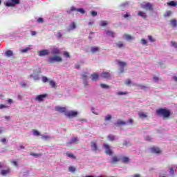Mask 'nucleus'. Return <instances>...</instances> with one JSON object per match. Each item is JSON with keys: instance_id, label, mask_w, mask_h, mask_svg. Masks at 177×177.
Listing matches in <instances>:
<instances>
[{"instance_id": "nucleus-1", "label": "nucleus", "mask_w": 177, "mask_h": 177, "mask_svg": "<svg viewBox=\"0 0 177 177\" xmlns=\"http://www.w3.org/2000/svg\"><path fill=\"white\" fill-rule=\"evenodd\" d=\"M156 113L161 115L163 120H168L171 117V111L162 108L156 110Z\"/></svg>"}, {"instance_id": "nucleus-2", "label": "nucleus", "mask_w": 177, "mask_h": 177, "mask_svg": "<svg viewBox=\"0 0 177 177\" xmlns=\"http://www.w3.org/2000/svg\"><path fill=\"white\" fill-rule=\"evenodd\" d=\"M3 168H6V169H2ZM0 169H2L1 171V175L2 176H8V175L12 172L10 167H7L6 164L2 162H0Z\"/></svg>"}, {"instance_id": "nucleus-3", "label": "nucleus", "mask_w": 177, "mask_h": 177, "mask_svg": "<svg viewBox=\"0 0 177 177\" xmlns=\"http://www.w3.org/2000/svg\"><path fill=\"white\" fill-rule=\"evenodd\" d=\"M48 62L50 63V64H54L55 63H62V62H63V58L59 55H54L50 57L48 59Z\"/></svg>"}, {"instance_id": "nucleus-4", "label": "nucleus", "mask_w": 177, "mask_h": 177, "mask_svg": "<svg viewBox=\"0 0 177 177\" xmlns=\"http://www.w3.org/2000/svg\"><path fill=\"white\" fill-rule=\"evenodd\" d=\"M41 68L37 67L33 70V73H32L30 77V78H32L34 81H38L39 80V75L41 74Z\"/></svg>"}, {"instance_id": "nucleus-5", "label": "nucleus", "mask_w": 177, "mask_h": 177, "mask_svg": "<svg viewBox=\"0 0 177 177\" xmlns=\"http://www.w3.org/2000/svg\"><path fill=\"white\" fill-rule=\"evenodd\" d=\"M19 3H20V0H8L5 2V6L8 8H13L16 5H19Z\"/></svg>"}, {"instance_id": "nucleus-6", "label": "nucleus", "mask_w": 177, "mask_h": 177, "mask_svg": "<svg viewBox=\"0 0 177 177\" xmlns=\"http://www.w3.org/2000/svg\"><path fill=\"white\" fill-rule=\"evenodd\" d=\"M115 63L118 64V66H120V67L119 69V74H122V73H124V68L125 67V66H127V62L116 59L115 60Z\"/></svg>"}, {"instance_id": "nucleus-7", "label": "nucleus", "mask_w": 177, "mask_h": 177, "mask_svg": "<svg viewBox=\"0 0 177 177\" xmlns=\"http://www.w3.org/2000/svg\"><path fill=\"white\" fill-rule=\"evenodd\" d=\"M88 73L86 72H83L80 75L81 79L82 80L83 84L84 86H88L89 85V83L88 82Z\"/></svg>"}, {"instance_id": "nucleus-8", "label": "nucleus", "mask_w": 177, "mask_h": 177, "mask_svg": "<svg viewBox=\"0 0 177 177\" xmlns=\"http://www.w3.org/2000/svg\"><path fill=\"white\" fill-rule=\"evenodd\" d=\"M91 151L94 153L99 151V146L97 145V140H93L91 142Z\"/></svg>"}, {"instance_id": "nucleus-9", "label": "nucleus", "mask_w": 177, "mask_h": 177, "mask_svg": "<svg viewBox=\"0 0 177 177\" xmlns=\"http://www.w3.org/2000/svg\"><path fill=\"white\" fill-rule=\"evenodd\" d=\"M37 55L40 57H43L44 56H49L50 55V51L48 49H43L37 51Z\"/></svg>"}, {"instance_id": "nucleus-10", "label": "nucleus", "mask_w": 177, "mask_h": 177, "mask_svg": "<svg viewBox=\"0 0 177 177\" xmlns=\"http://www.w3.org/2000/svg\"><path fill=\"white\" fill-rule=\"evenodd\" d=\"M66 115L68 118H74V117H77L78 115V112L74 111H69L66 113Z\"/></svg>"}, {"instance_id": "nucleus-11", "label": "nucleus", "mask_w": 177, "mask_h": 177, "mask_svg": "<svg viewBox=\"0 0 177 177\" xmlns=\"http://www.w3.org/2000/svg\"><path fill=\"white\" fill-rule=\"evenodd\" d=\"M46 97H48V94L38 95H36V97L35 98V100L37 101V102H44V100Z\"/></svg>"}, {"instance_id": "nucleus-12", "label": "nucleus", "mask_w": 177, "mask_h": 177, "mask_svg": "<svg viewBox=\"0 0 177 177\" xmlns=\"http://www.w3.org/2000/svg\"><path fill=\"white\" fill-rule=\"evenodd\" d=\"M104 147L105 149L106 154H108V156H113V151H111L110 145L107 144H104Z\"/></svg>"}, {"instance_id": "nucleus-13", "label": "nucleus", "mask_w": 177, "mask_h": 177, "mask_svg": "<svg viewBox=\"0 0 177 177\" xmlns=\"http://www.w3.org/2000/svg\"><path fill=\"white\" fill-rule=\"evenodd\" d=\"M78 142H80V139L78 138V137L72 138L69 142H66V146H71L73 143L77 144L78 143Z\"/></svg>"}, {"instance_id": "nucleus-14", "label": "nucleus", "mask_w": 177, "mask_h": 177, "mask_svg": "<svg viewBox=\"0 0 177 177\" xmlns=\"http://www.w3.org/2000/svg\"><path fill=\"white\" fill-rule=\"evenodd\" d=\"M142 8L145 9V10H153V4L150 3H146L142 5Z\"/></svg>"}, {"instance_id": "nucleus-15", "label": "nucleus", "mask_w": 177, "mask_h": 177, "mask_svg": "<svg viewBox=\"0 0 177 177\" xmlns=\"http://www.w3.org/2000/svg\"><path fill=\"white\" fill-rule=\"evenodd\" d=\"M100 77L104 80H109L111 78V75L109 72L104 71L101 73Z\"/></svg>"}, {"instance_id": "nucleus-16", "label": "nucleus", "mask_w": 177, "mask_h": 177, "mask_svg": "<svg viewBox=\"0 0 177 177\" xmlns=\"http://www.w3.org/2000/svg\"><path fill=\"white\" fill-rule=\"evenodd\" d=\"M115 127H122V125H128V123L121 119L117 120L115 123H114Z\"/></svg>"}, {"instance_id": "nucleus-17", "label": "nucleus", "mask_w": 177, "mask_h": 177, "mask_svg": "<svg viewBox=\"0 0 177 177\" xmlns=\"http://www.w3.org/2000/svg\"><path fill=\"white\" fill-rule=\"evenodd\" d=\"M62 50L60 48L57 47H54L53 48L51 49V55H60Z\"/></svg>"}, {"instance_id": "nucleus-18", "label": "nucleus", "mask_w": 177, "mask_h": 177, "mask_svg": "<svg viewBox=\"0 0 177 177\" xmlns=\"http://www.w3.org/2000/svg\"><path fill=\"white\" fill-rule=\"evenodd\" d=\"M129 6V3L124 2V3H122V4H120L119 6V8H120V10H125V8H128Z\"/></svg>"}, {"instance_id": "nucleus-19", "label": "nucleus", "mask_w": 177, "mask_h": 177, "mask_svg": "<svg viewBox=\"0 0 177 177\" xmlns=\"http://www.w3.org/2000/svg\"><path fill=\"white\" fill-rule=\"evenodd\" d=\"M55 109L57 111H59V113H64V115H66V113H67V110L64 107H55Z\"/></svg>"}, {"instance_id": "nucleus-20", "label": "nucleus", "mask_w": 177, "mask_h": 177, "mask_svg": "<svg viewBox=\"0 0 177 177\" xmlns=\"http://www.w3.org/2000/svg\"><path fill=\"white\" fill-rule=\"evenodd\" d=\"M151 153H154L155 154H160L161 153V151L158 147H152L151 148Z\"/></svg>"}, {"instance_id": "nucleus-21", "label": "nucleus", "mask_w": 177, "mask_h": 177, "mask_svg": "<svg viewBox=\"0 0 177 177\" xmlns=\"http://www.w3.org/2000/svg\"><path fill=\"white\" fill-rule=\"evenodd\" d=\"M105 34L106 37H112L113 38L115 37V33L111 30H106Z\"/></svg>"}, {"instance_id": "nucleus-22", "label": "nucleus", "mask_w": 177, "mask_h": 177, "mask_svg": "<svg viewBox=\"0 0 177 177\" xmlns=\"http://www.w3.org/2000/svg\"><path fill=\"white\" fill-rule=\"evenodd\" d=\"M77 28V25H75V23L73 22L69 25V27L68 28V31L71 32L73 31V30H75Z\"/></svg>"}, {"instance_id": "nucleus-23", "label": "nucleus", "mask_w": 177, "mask_h": 177, "mask_svg": "<svg viewBox=\"0 0 177 177\" xmlns=\"http://www.w3.org/2000/svg\"><path fill=\"white\" fill-rule=\"evenodd\" d=\"M100 50V48L97 46H93L91 48V53L93 55L95 53H97V52H99Z\"/></svg>"}, {"instance_id": "nucleus-24", "label": "nucleus", "mask_w": 177, "mask_h": 177, "mask_svg": "<svg viewBox=\"0 0 177 177\" xmlns=\"http://www.w3.org/2000/svg\"><path fill=\"white\" fill-rule=\"evenodd\" d=\"M121 161L124 164H128V162H129V161H131V159H129V157H128V156H123V157H122Z\"/></svg>"}, {"instance_id": "nucleus-25", "label": "nucleus", "mask_w": 177, "mask_h": 177, "mask_svg": "<svg viewBox=\"0 0 177 177\" xmlns=\"http://www.w3.org/2000/svg\"><path fill=\"white\" fill-rule=\"evenodd\" d=\"M120 158L117 157V156H115L112 157L111 164H117V162H119Z\"/></svg>"}, {"instance_id": "nucleus-26", "label": "nucleus", "mask_w": 177, "mask_h": 177, "mask_svg": "<svg viewBox=\"0 0 177 177\" xmlns=\"http://www.w3.org/2000/svg\"><path fill=\"white\" fill-rule=\"evenodd\" d=\"M137 86L139 88V89H142V91H149V86H145L143 84H138Z\"/></svg>"}, {"instance_id": "nucleus-27", "label": "nucleus", "mask_w": 177, "mask_h": 177, "mask_svg": "<svg viewBox=\"0 0 177 177\" xmlns=\"http://www.w3.org/2000/svg\"><path fill=\"white\" fill-rule=\"evenodd\" d=\"M116 48H119V49H121L122 48H124V42L122 41H118L115 44Z\"/></svg>"}, {"instance_id": "nucleus-28", "label": "nucleus", "mask_w": 177, "mask_h": 177, "mask_svg": "<svg viewBox=\"0 0 177 177\" xmlns=\"http://www.w3.org/2000/svg\"><path fill=\"white\" fill-rule=\"evenodd\" d=\"M5 56H6V57H11V56H13V51L8 50L5 53Z\"/></svg>"}, {"instance_id": "nucleus-29", "label": "nucleus", "mask_w": 177, "mask_h": 177, "mask_svg": "<svg viewBox=\"0 0 177 177\" xmlns=\"http://www.w3.org/2000/svg\"><path fill=\"white\" fill-rule=\"evenodd\" d=\"M138 16H140V17H142V19H147V15L146 13L143 12V11H139L138 13Z\"/></svg>"}, {"instance_id": "nucleus-30", "label": "nucleus", "mask_w": 177, "mask_h": 177, "mask_svg": "<svg viewBox=\"0 0 177 177\" xmlns=\"http://www.w3.org/2000/svg\"><path fill=\"white\" fill-rule=\"evenodd\" d=\"M98 79H99V75L96 73H93L91 75L92 81H97Z\"/></svg>"}, {"instance_id": "nucleus-31", "label": "nucleus", "mask_w": 177, "mask_h": 177, "mask_svg": "<svg viewBox=\"0 0 177 177\" xmlns=\"http://www.w3.org/2000/svg\"><path fill=\"white\" fill-rule=\"evenodd\" d=\"M138 115L140 118H147V114L145 113L144 112L138 113Z\"/></svg>"}, {"instance_id": "nucleus-32", "label": "nucleus", "mask_w": 177, "mask_h": 177, "mask_svg": "<svg viewBox=\"0 0 177 177\" xmlns=\"http://www.w3.org/2000/svg\"><path fill=\"white\" fill-rule=\"evenodd\" d=\"M108 140L110 142H114L115 140V136H113L111 134L108 136Z\"/></svg>"}, {"instance_id": "nucleus-33", "label": "nucleus", "mask_w": 177, "mask_h": 177, "mask_svg": "<svg viewBox=\"0 0 177 177\" xmlns=\"http://www.w3.org/2000/svg\"><path fill=\"white\" fill-rule=\"evenodd\" d=\"M170 24L172 27L175 28L177 26V21L176 19H171L170 21Z\"/></svg>"}, {"instance_id": "nucleus-34", "label": "nucleus", "mask_w": 177, "mask_h": 177, "mask_svg": "<svg viewBox=\"0 0 177 177\" xmlns=\"http://www.w3.org/2000/svg\"><path fill=\"white\" fill-rule=\"evenodd\" d=\"M168 6H176L177 1H171L167 3Z\"/></svg>"}, {"instance_id": "nucleus-35", "label": "nucleus", "mask_w": 177, "mask_h": 177, "mask_svg": "<svg viewBox=\"0 0 177 177\" xmlns=\"http://www.w3.org/2000/svg\"><path fill=\"white\" fill-rule=\"evenodd\" d=\"M24 176H30V169H24Z\"/></svg>"}, {"instance_id": "nucleus-36", "label": "nucleus", "mask_w": 177, "mask_h": 177, "mask_svg": "<svg viewBox=\"0 0 177 177\" xmlns=\"http://www.w3.org/2000/svg\"><path fill=\"white\" fill-rule=\"evenodd\" d=\"M116 95H118V96H122V95H128V92H127V91H119V92H117L116 93Z\"/></svg>"}, {"instance_id": "nucleus-37", "label": "nucleus", "mask_w": 177, "mask_h": 177, "mask_svg": "<svg viewBox=\"0 0 177 177\" xmlns=\"http://www.w3.org/2000/svg\"><path fill=\"white\" fill-rule=\"evenodd\" d=\"M107 21H101L100 22V26H101V27H106V26H107Z\"/></svg>"}, {"instance_id": "nucleus-38", "label": "nucleus", "mask_w": 177, "mask_h": 177, "mask_svg": "<svg viewBox=\"0 0 177 177\" xmlns=\"http://www.w3.org/2000/svg\"><path fill=\"white\" fill-rule=\"evenodd\" d=\"M111 118H113V117L111 116V115L108 114V115L105 117L104 121H105V122L111 121Z\"/></svg>"}, {"instance_id": "nucleus-39", "label": "nucleus", "mask_w": 177, "mask_h": 177, "mask_svg": "<svg viewBox=\"0 0 177 177\" xmlns=\"http://www.w3.org/2000/svg\"><path fill=\"white\" fill-rule=\"evenodd\" d=\"M124 37L125 38V39H127V41H131V39H133V37H132V36L129 35H124Z\"/></svg>"}, {"instance_id": "nucleus-40", "label": "nucleus", "mask_w": 177, "mask_h": 177, "mask_svg": "<svg viewBox=\"0 0 177 177\" xmlns=\"http://www.w3.org/2000/svg\"><path fill=\"white\" fill-rule=\"evenodd\" d=\"M68 170L70 171V172H72L73 174H74V172H75V171H76V169L75 167L70 166L68 167Z\"/></svg>"}, {"instance_id": "nucleus-41", "label": "nucleus", "mask_w": 177, "mask_h": 177, "mask_svg": "<svg viewBox=\"0 0 177 177\" xmlns=\"http://www.w3.org/2000/svg\"><path fill=\"white\" fill-rule=\"evenodd\" d=\"M100 86L102 88V89H109V88H110V86L104 84H101Z\"/></svg>"}, {"instance_id": "nucleus-42", "label": "nucleus", "mask_w": 177, "mask_h": 177, "mask_svg": "<svg viewBox=\"0 0 177 177\" xmlns=\"http://www.w3.org/2000/svg\"><path fill=\"white\" fill-rule=\"evenodd\" d=\"M49 84H50V86H52V88H55V86H56V82H55V81H53V80H50L49 82Z\"/></svg>"}, {"instance_id": "nucleus-43", "label": "nucleus", "mask_w": 177, "mask_h": 177, "mask_svg": "<svg viewBox=\"0 0 177 177\" xmlns=\"http://www.w3.org/2000/svg\"><path fill=\"white\" fill-rule=\"evenodd\" d=\"M28 50H31V48L30 46L24 48L23 53H27V52H28Z\"/></svg>"}, {"instance_id": "nucleus-44", "label": "nucleus", "mask_w": 177, "mask_h": 177, "mask_svg": "<svg viewBox=\"0 0 177 177\" xmlns=\"http://www.w3.org/2000/svg\"><path fill=\"white\" fill-rule=\"evenodd\" d=\"M77 12H80V13H82V15H84L85 10H84V8H77Z\"/></svg>"}, {"instance_id": "nucleus-45", "label": "nucleus", "mask_w": 177, "mask_h": 177, "mask_svg": "<svg viewBox=\"0 0 177 177\" xmlns=\"http://www.w3.org/2000/svg\"><path fill=\"white\" fill-rule=\"evenodd\" d=\"M171 46H173V48L177 49V43L175 41H171Z\"/></svg>"}, {"instance_id": "nucleus-46", "label": "nucleus", "mask_w": 177, "mask_h": 177, "mask_svg": "<svg viewBox=\"0 0 177 177\" xmlns=\"http://www.w3.org/2000/svg\"><path fill=\"white\" fill-rule=\"evenodd\" d=\"M122 16L124 19H128V17H131V15H129V12H126V14H123Z\"/></svg>"}, {"instance_id": "nucleus-47", "label": "nucleus", "mask_w": 177, "mask_h": 177, "mask_svg": "<svg viewBox=\"0 0 177 177\" xmlns=\"http://www.w3.org/2000/svg\"><path fill=\"white\" fill-rule=\"evenodd\" d=\"M30 156H32L33 157H41V153H31Z\"/></svg>"}, {"instance_id": "nucleus-48", "label": "nucleus", "mask_w": 177, "mask_h": 177, "mask_svg": "<svg viewBox=\"0 0 177 177\" xmlns=\"http://www.w3.org/2000/svg\"><path fill=\"white\" fill-rule=\"evenodd\" d=\"M141 44L142 45H147V40L145 39H141Z\"/></svg>"}, {"instance_id": "nucleus-49", "label": "nucleus", "mask_w": 177, "mask_h": 177, "mask_svg": "<svg viewBox=\"0 0 177 177\" xmlns=\"http://www.w3.org/2000/svg\"><path fill=\"white\" fill-rule=\"evenodd\" d=\"M125 85H131V84H132V82L131 81V80L127 79L125 82H124Z\"/></svg>"}, {"instance_id": "nucleus-50", "label": "nucleus", "mask_w": 177, "mask_h": 177, "mask_svg": "<svg viewBox=\"0 0 177 177\" xmlns=\"http://www.w3.org/2000/svg\"><path fill=\"white\" fill-rule=\"evenodd\" d=\"M50 137L49 136H45V135H43L41 136V139H44V140H46L47 139H50Z\"/></svg>"}, {"instance_id": "nucleus-51", "label": "nucleus", "mask_w": 177, "mask_h": 177, "mask_svg": "<svg viewBox=\"0 0 177 177\" xmlns=\"http://www.w3.org/2000/svg\"><path fill=\"white\" fill-rule=\"evenodd\" d=\"M66 156L68 157H70V158H75V156H74V154H73V153H66Z\"/></svg>"}, {"instance_id": "nucleus-52", "label": "nucleus", "mask_w": 177, "mask_h": 177, "mask_svg": "<svg viewBox=\"0 0 177 177\" xmlns=\"http://www.w3.org/2000/svg\"><path fill=\"white\" fill-rule=\"evenodd\" d=\"M41 80H42L43 82H48V81L49 80V79H48V77H46L45 76H43L41 77Z\"/></svg>"}, {"instance_id": "nucleus-53", "label": "nucleus", "mask_w": 177, "mask_h": 177, "mask_svg": "<svg viewBox=\"0 0 177 177\" xmlns=\"http://www.w3.org/2000/svg\"><path fill=\"white\" fill-rule=\"evenodd\" d=\"M10 163L13 164L14 167H19V165H17V162L15 161V160H10Z\"/></svg>"}, {"instance_id": "nucleus-54", "label": "nucleus", "mask_w": 177, "mask_h": 177, "mask_svg": "<svg viewBox=\"0 0 177 177\" xmlns=\"http://www.w3.org/2000/svg\"><path fill=\"white\" fill-rule=\"evenodd\" d=\"M91 16H93L94 17H95V16H97V12H96V11H91Z\"/></svg>"}, {"instance_id": "nucleus-55", "label": "nucleus", "mask_w": 177, "mask_h": 177, "mask_svg": "<svg viewBox=\"0 0 177 177\" xmlns=\"http://www.w3.org/2000/svg\"><path fill=\"white\" fill-rule=\"evenodd\" d=\"M148 39L150 41V42H156V40L153 39V37L151 36H148Z\"/></svg>"}, {"instance_id": "nucleus-56", "label": "nucleus", "mask_w": 177, "mask_h": 177, "mask_svg": "<svg viewBox=\"0 0 177 177\" xmlns=\"http://www.w3.org/2000/svg\"><path fill=\"white\" fill-rule=\"evenodd\" d=\"M33 135H35V136H39V131L35 130L33 131Z\"/></svg>"}, {"instance_id": "nucleus-57", "label": "nucleus", "mask_w": 177, "mask_h": 177, "mask_svg": "<svg viewBox=\"0 0 177 177\" xmlns=\"http://www.w3.org/2000/svg\"><path fill=\"white\" fill-rule=\"evenodd\" d=\"M64 56H65V57H70V54L68 53V52L65 51L64 53Z\"/></svg>"}, {"instance_id": "nucleus-58", "label": "nucleus", "mask_w": 177, "mask_h": 177, "mask_svg": "<svg viewBox=\"0 0 177 177\" xmlns=\"http://www.w3.org/2000/svg\"><path fill=\"white\" fill-rule=\"evenodd\" d=\"M176 169L174 168H170V174L171 175H174V172H175Z\"/></svg>"}, {"instance_id": "nucleus-59", "label": "nucleus", "mask_w": 177, "mask_h": 177, "mask_svg": "<svg viewBox=\"0 0 177 177\" xmlns=\"http://www.w3.org/2000/svg\"><path fill=\"white\" fill-rule=\"evenodd\" d=\"M171 11H168L165 14V16L169 17V16H171Z\"/></svg>"}, {"instance_id": "nucleus-60", "label": "nucleus", "mask_w": 177, "mask_h": 177, "mask_svg": "<svg viewBox=\"0 0 177 177\" xmlns=\"http://www.w3.org/2000/svg\"><path fill=\"white\" fill-rule=\"evenodd\" d=\"M153 81H155V82H158V81H159L158 77L154 76Z\"/></svg>"}, {"instance_id": "nucleus-61", "label": "nucleus", "mask_w": 177, "mask_h": 177, "mask_svg": "<svg viewBox=\"0 0 177 177\" xmlns=\"http://www.w3.org/2000/svg\"><path fill=\"white\" fill-rule=\"evenodd\" d=\"M8 106L3 104H0V110L2 109H6Z\"/></svg>"}, {"instance_id": "nucleus-62", "label": "nucleus", "mask_w": 177, "mask_h": 177, "mask_svg": "<svg viewBox=\"0 0 177 177\" xmlns=\"http://www.w3.org/2000/svg\"><path fill=\"white\" fill-rule=\"evenodd\" d=\"M57 38H62V33L60 32H58L57 33Z\"/></svg>"}, {"instance_id": "nucleus-63", "label": "nucleus", "mask_w": 177, "mask_h": 177, "mask_svg": "<svg viewBox=\"0 0 177 177\" xmlns=\"http://www.w3.org/2000/svg\"><path fill=\"white\" fill-rule=\"evenodd\" d=\"M160 67H162V68H165V64L164 62H161Z\"/></svg>"}, {"instance_id": "nucleus-64", "label": "nucleus", "mask_w": 177, "mask_h": 177, "mask_svg": "<svg viewBox=\"0 0 177 177\" xmlns=\"http://www.w3.org/2000/svg\"><path fill=\"white\" fill-rule=\"evenodd\" d=\"M172 79H173V80H174L175 82H177V77H176V76H173V77H172Z\"/></svg>"}]
</instances>
